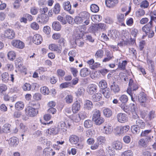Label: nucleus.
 I'll use <instances>...</instances> for the list:
<instances>
[{"label":"nucleus","mask_w":156,"mask_h":156,"mask_svg":"<svg viewBox=\"0 0 156 156\" xmlns=\"http://www.w3.org/2000/svg\"><path fill=\"white\" fill-rule=\"evenodd\" d=\"M122 134L126 133L129 130L130 128L129 126L128 125H126L124 126H121Z\"/></svg>","instance_id":"nucleus-63"},{"label":"nucleus","mask_w":156,"mask_h":156,"mask_svg":"<svg viewBox=\"0 0 156 156\" xmlns=\"http://www.w3.org/2000/svg\"><path fill=\"white\" fill-rule=\"evenodd\" d=\"M49 18L46 14L41 13L38 15L37 18V21L40 23L45 24L48 20Z\"/></svg>","instance_id":"nucleus-5"},{"label":"nucleus","mask_w":156,"mask_h":156,"mask_svg":"<svg viewBox=\"0 0 156 156\" xmlns=\"http://www.w3.org/2000/svg\"><path fill=\"white\" fill-rule=\"evenodd\" d=\"M97 86L95 84L89 85L87 88V92L90 94H92L97 92Z\"/></svg>","instance_id":"nucleus-11"},{"label":"nucleus","mask_w":156,"mask_h":156,"mask_svg":"<svg viewBox=\"0 0 156 156\" xmlns=\"http://www.w3.org/2000/svg\"><path fill=\"white\" fill-rule=\"evenodd\" d=\"M101 98V94L100 93H97L92 96L91 99L93 101L97 102L100 101Z\"/></svg>","instance_id":"nucleus-23"},{"label":"nucleus","mask_w":156,"mask_h":156,"mask_svg":"<svg viewBox=\"0 0 156 156\" xmlns=\"http://www.w3.org/2000/svg\"><path fill=\"white\" fill-rule=\"evenodd\" d=\"M85 92V89L83 87H80L75 92V94L77 97H80L84 95Z\"/></svg>","instance_id":"nucleus-30"},{"label":"nucleus","mask_w":156,"mask_h":156,"mask_svg":"<svg viewBox=\"0 0 156 156\" xmlns=\"http://www.w3.org/2000/svg\"><path fill=\"white\" fill-rule=\"evenodd\" d=\"M132 105L131 108H133V109L132 110V112H133V118L134 119H136V120L138 119H139V116L137 115L136 114L135 112L136 108L134 104H133Z\"/></svg>","instance_id":"nucleus-51"},{"label":"nucleus","mask_w":156,"mask_h":156,"mask_svg":"<svg viewBox=\"0 0 156 156\" xmlns=\"http://www.w3.org/2000/svg\"><path fill=\"white\" fill-rule=\"evenodd\" d=\"M97 30H105V29L106 25L105 24L102 23H99L95 25Z\"/></svg>","instance_id":"nucleus-41"},{"label":"nucleus","mask_w":156,"mask_h":156,"mask_svg":"<svg viewBox=\"0 0 156 156\" xmlns=\"http://www.w3.org/2000/svg\"><path fill=\"white\" fill-rule=\"evenodd\" d=\"M90 73V71L87 68H84L80 70V75L83 77H85L88 75Z\"/></svg>","instance_id":"nucleus-27"},{"label":"nucleus","mask_w":156,"mask_h":156,"mask_svg":"<svg viewBox=\"0 0 156 156\" xmlns=\"http://www.w3.org/2000/svg\"><path fill=\"white\" fill-rule=\"evenodd\" d=\"M114 132L116 135L120 136L122 135L121 126H116L114 129Z\"/></svg>","instance_id":"nucleus-40"},{"label":"nucleus","mask_w":156,"mask_h":156,"mask_svg":"<svg viewBox=\"0 0 156 156\" xmlns=\"http://www.w3.org/2000/svg\"><path fill=\"white\" fill-rule=\"evenodd\" d=\"M18 139L15 137L10 138L9 140V144L12 146L16 147L18 144Z\"/></svg>","instance_id":"nucleus-22"},{"label":"nucleus","mask_w":156,"mask_h":156,"mask_svg":"<svg viewBox=\"0 0 156 156\" xmlns=\"http://www.w3.org/2000/svg\"><path fill=\"white\" fill-rule=\"evenodd\" d=\"M11 125L9 124H5L2 130V133L3 132L5 133H8L10 132V127Z\"/></svg>","instance_id":"nucleus-35"},{"label":"nucleus","mask_w":156,"mask_h":156,"mask_svg":"<svg viewBox=\"0 0 156 156\" xmlns=\"http://www.w3.org/2000/svg\"><path fill=\"white\" fill-rule=\"evenodd\" d=\"M138 99L140 103H144L146 102L147 98L145 94L143 92H141L138 95Z\"/></svg>","instance_id":"nucleus-20"},{"label":"nucleus","mask_w":156,"mask_h":156,"mask_svg":"<svg viewBox=\"0 0 156 156\" xmlns=\"http://www.w3.org/2000/svg\"><path fill=\"white\" fill-rule=\"evenodd\" d=\"M86 28L83 26H79L76 30V33L74 34L75 38V43L79 47H82L84 44L82 37L83 35L84 31Z\"/></svg>","instance_id":"nucleus-2"},{"label":"nucleus","mask_w":156,"mask_h":156,"mask_svg":"<svg viewBox=\"0 0 156 156\" xmlns=\"http://www.w3.org/2000/svg\"><path fill=\"white\" fill-rule=\"evenodd\" d=\"M41 92L44 95H48L49 93V90L48 88L44 86L41 87L40 89Z\"/></svg>","instance_id":"nucleus-46"},{"label":"nucleus","mask_w":156,"mask_h":156,"mask_svg":"<svg viewBox=\"0 0 156 156\" xmlns=\"http://www.w3.org/2000/svg\"><path fill=\"white\" fill-rule=\"evenodd\" d=\"M118 3V0H105L106 6L109 8L114 7Z\"/></svg>","instance_id":"nucleus-19"},{"label":"nucleus","mask_w":156,"mask_h":156,"mask_svg":"<svg viewBox=\"0 0 156 156\" xmlns=\"http://www.w3.org/2000/svg\"><path fill=\"white\" fill-rule=\"evenodd\" d=\"M133 153L132 151L128 150L123 152L121 154V156H133Z\"/></svg>","instance_id":"nucleus-56"},{"label":"nucleus","mask_w":156,"mask_h":156,"mask_svg":"<svg viewBox=\"0 0 156 156\" xmlns=\"http://www.w3.org/2000/svg\"><path fill=\"white\" fill-rule=\"evenodd\" d=\"M9 76L8 73L5 72L2 74V81L7 83L9 81Z\"/></svg>","instance_id":"nucleus-25"},{"label":"nucleus","mask_w":156,"mask_h":156,"mask_svg":"<svg viewBox=\"0 0 156 156\" xmlns=\"http://www.w3.org/2000/svg\"><path fill=\"white\" fill-rule=\"evenodd\" d=\"M104 54V51L102 50H99L96 53L95 56L96 58H102Z\"/></svg>","instance_id":"nucleus-49"},{"label":"nucleus","mask_w":156,"mask_h":156,"mask_svg":"<svg viewBox=\"0 0 156 156\" xmlns=\"http://www.w3.org/2000/svg\"><path fill=\"white\" fill-rule=\"evenodd\" d=\"M63 6L64 9L69 13L73 14L74 13V11L71 9V5L69 1H67L64 2L63 3Z\"/></svg>","instance_id":"nucleus-9"},{"label":"nucleus","mask_w":156,"mask_h":156,"mask_svg":"<svg viewBox=\"0 0 156 156\" xmlns=\"http://www.w3.org/2000/svg\"><path fill=\"white\" fill-rule=\"evenodd\" d=\"M49 48L50 50L56 51L58 53H60L62 51V48L61 46L54 44H50L49 46Z\"/></svg>","instance_id":"nucleus-13"},{"label":"nucleus","mask_w":156,"mask_h":156,"mask_svg":"<svg viewBox=\"0 0 156 156\" xmlns=\"http://www.w3.org/2000/svg\"><path fill=\"white\" fill-rule=\"evenodd\" d=\"M15 62L17 68H20L23 64V62L20 58H17Z\"/></svg>","instance_id":"nucleus-47"},{"label":"nucleus","mask_w":156,"mask_h":156,"mask_svg":"<svg viewBox=\"0 0 156 156\" xmlns=\"http://www.w3.org/2000/svg\"><path fill=\"white\" fill-rule=\"evenodd\" d=\"M91 11L93 12H97L99 11L98 6L95 4H92L90 6Z\"/></svg>","instance_id":"nucleus-45"},{"label":"nucleus","mask_w":156,"mask_h":156,"mask_svg":"<svg viewBox=\"0 0 156 156\" xmlns=\"http://www.w3.org/2000/svg\"><path fill=\"white\" fill-rule=\"evenodd\" d=\"M117 18L118 21L119 23H122L125 20L124 14L119 13L117 16Z\"/></svg>","instance_id":"nucleus-52"},{"label":"nucleus","mask_w":156,"mask_h":156,"mask_svg":"<svg viewBox=\"0 0 156 156\" xmlns=\"http://www.w3.org/2000/svg\"><path fill=\"white\" fill-rule=\"evenodd\" d=\"M30 12L33 15L37 14L38 12L37 8L35 6L31 7L30 9Z\"/></svg>","instance_id":"nucleus-60"},{"label":"nucleus","mask_w":156,"mask_h":156,"mask_svg":"<svg viewBox=\"0 0 156 156\" xmlns=\"http://www.w3.org/2000/svg\"><path fill=\"white\" fill-rule=\"evenodd\" d=\"M84 126L86 128H90L92 126V122L90 120H86L84 122Z\"/></svg>","instance_id":"nucleus-55"},{"label":"nucleus","mask_w":156,"mask_h":156,"mask_svg":"<svg viewBox=\"0 0 156 156\" xmlns=\"http://www.w3.org/2000/svg\"><path fill=\"white\" fill-rule=\"evenodd\" d=\"M110 88L111 90L115 93L119 92L120 90L118 83L115 82H113L112 83Z\"/></svg>","instance_id":"nucleus-15"},{"label":"nucleus","mask_w":156,"mask_h":156,"mask_svg":"<svg viewBox=\"0 0 156 156\" xmlns=\"http://www.w3.org/2000/svg\"><path fill=\"white\" fill-rule=\"evenodd\" d=\"M11 44L13 46L19 49H23L25 46L24 43L19 40H13L12 41Z\"/></svg>","instance_id":"nucleus-6"},{"label":"nucleus","mask_w":156,"mask_h":156,"mask_svg":"<svg viewBox=\"0 0 156 156\" xmlns=\"http://www.w3.org/2000/svg\"><path fill=\"white\" fill-rule=\"evenodd\" d=\"M101 92L106 98H108L110 96V91L109 88H107L105 89L102 90Z\"/></svg>","instance_id":"nucleus-33"},{"label":"nucleus","mask_w":156,"mask_h":156,"mask_svg":"<svg viewBox=\"0 0 156 156\" xmlns=\"http://www.w3.org/2000/svg\"><path fill=\"white\" fill-rule=\"evenodd\" d=\"M99 86L102 90L105 89L107 88V84L106 80H102L99 82Z\"/></svg>","instance_id":"nucleus-38"},{"label":"nucleus","mask_w":156,"mask_h":156,"mask_svg":"<svg viewBox=\"0 0 156 156\" xmlns=\"http://www.w3.org/2000/svg\"><path fill=\"white\" fill-rule=\"evenodd\" d=\"M112 127L111 125L107 123L104 126L103 132L105 134L109 135L112 132Z\"/></svg>","instance_id":"nucleus-10"},{"label":"nucleus","mask_w":156,"mask_h":156,"mask_svg":"<svg viewBox=\"0 0 156 156\" xmlns=\"http://www.w3.org/2000/svg\"><path fill=\"white\" fill-rule=\"evenodd\" d=\"M57 19L58 21L61 22L62 24H65L67 23L66 18H64L61 16H58L57 17Z\"/></svg>","instance_id":"nucleus-62"},{"label":"nucleus","mask_w":156,"mask_h":156,"mask_svg":"<svg viewBox=\"0 0 156 156\" xmlns=\"http://www.w3.org/2000/svg\"><path fill=\"white\" fill-rule=\"evenodd\" d=\"M122 134L126 133L129 130L130 128L129 126L128 125H126L124 126H121Z\"/></svg>","instance_id":"nucleus-64"},{"label":"nucleus","mask_w":156,"mask_h":156,"mask_svg":"<svg viewBox=\"0 0 156 156\" xmlns=\"http://www.w3.org/2000/svg\"><path fill=\"white\" fill-rule=\"evenodd\" d=\"M101 116V113L99 110L97 109H95L93 111V116L92 120H94L96 118L100 117Z\"/></svg>","instance_id":"nucleus-42"},{"label":"nucleus","mask_w":156,"mask_h":156,"mask_svg":"<svg viewBox=\"0 0 156 156\" xmlns=\"http://www.w3.org/2000/svg\"><path fill=\"white\" fill-rule=\"evenodd\" d=\"M24 105L23 102L20 101L17 102L15 105V109L17 110H21L23 109Z\"/></svg>","instance_id":"nucleus-26"},{"label":"nucleus","mask_w":156,"mask_h":156,"mask_svg":"<svg viewBox=\"0 0 156 156\" xmlns=\"http://www.w3.org/2000/svg\"><path fill=\"white\" fill-rule=\"evenodd\" d=\"M131 130L132 132L135 134L138 133L140 131L139 128L136 125L132 126L131 128Z\"/></svg>","instance_id":"nucleus-50"},{"label":"nucleus","mask_w":156,"mask_h":156,"mask_svg":"<svg viewBox=\"0 0 156 156\" xmlns=\"http://www.w3.org/2000/svg\"><path fill=\"white\" fill-rule=\"evenodd\" d=\"M113 147L116 150H120L122 147V143L119 141H114L113 143Z\"/></svg>","instance_id":"nucleus-29"},{"label":"nucleus","mask_w":156,"mask_h":156,"mask_svg":"<svg viewBox=\"0 0 156 156\" xmlns=\"http://www.w3.org/2000/svg\"><path fill=\"white\" fill-rule=\"evenodd\" d=\"M5 68L8 71H11L13 70L14 66L12 64L9 63L6 65Z\"/></svg>","instance_id":"nucleus-59"},{"label":"nucleus","mask_w":156,"mask_h":156,"mask_svg":"<svg viewBox=\"0 0 156 156\" xmlns=\"http://www.w3.org/2000/svg\"><path fill=\"white\" fill-rule=\"evenodd\" d=\"M80 105L79 102L77 101L73 103L72 106V110L73 113H76L80 109Z\"/></svg>","instance_id":"nucleus-17"},{"label":"nucleus","mask_w":156,"mask_h":156,"mask_svg":"<svg viewBox=\"0 0 156 156\" xmlns=\"http://www.w3.org/2000/svg\"><path fill=\"white\" fill-rule=\"evenodd\" d=\"M97 143L100 145H103L105 143L106 139L105 136H100L97 137Z\"/></svg>","instance_id":"nucleus-31"},{"label":"nucleus","mask_w":156,"mask_h":156,"mask_svg":"<svg viewBox=\"0 0 156 156\" xmlns=\"http://www.w3.org/2000/svg\"><path fill=\"white\" fill-rule=\"evenodd\" d=\"M52 27L54 30L56 31H59L61 28V26L58 22L55 21L52 23Z\"/></svg>","instance_id":"nucleus-28"},{"label":"nucleus","mask_w":156,"mask_h":156,"mask_svg":"<svg viewBox=\"0 0 156 156\" xmlns=\"http://www.w3.org/2000/svg\"><path fill=\"white\" fill-rule=\"evenodd\" d=\"M119 34V32L117 31L116 30H113L112 31H109L108 35V36L115 39L118 37Z\"/></svg>","instance_id":"nucleus-21"},{"label":"nucleus","mask_w":156,"mask_h":156,"mask_svg":"<svg viewBox=\"0 0 156 156\" xmlns=\"http://www.w3.org/2000/svg\"><path fill=\"white\" fill-rule=\"evenodd\" d=\"M60 10V5L59 4L57 3L55 4L53 8V11L55 14L59 13Z\"/></svg>","instance_id":"nucleus-48"},{"label":"nucleus","mask_w":156,"mask_h":156,"mask_svg":"<svg viewBox=\"0 0 156 156\" xmlns=\"http://www.w3.org/2000/svg\"><path fill=\"white\" fill-rule=\"evenodd\" d=\"M103 113L105 116L107 117H110L112 115V112L109 108H105L103 110Z\"/></svg>","instance_id":"nucleus-34"},{"label":"nucleus","mask_w":156,"mask_h":156,"mask_svg":"<svg viewBox=\"0 0 156 156\" xmlns=\"http://www.w3.org/2000/svg\"><path fill=\"white\" fill-rule=\"evenodd\" d=\"M117 118L118 121L122 123H124L127 121V115L122 113H118L117 115Z\"/></svg>","instance_id":"nucleus-8"},{"label":"nucleus","mask_w":156,"mask_h":156,"mask_svg":"<svg viewBox=\"0 0 156 156\" xmlns=\"http://www.w3.org/2000/svg\"><path fill=\"white\" fill-rule=\"evenodd\" d=\"M81 119L83 120L87 117V115L84 112L81 111L80 112L78 115Z\"/></svg>","instance_id":"nucleus-61"},{"label":"nucleus","mask_w":156,"mask_h":156,"mask_svg":"<svg viewBox=\"0 0 156 156\" xmlns=\"http://www.w3.org/2000/svg\"><path fill=\"white\" fill-rule=\"evenodd\" d=\"M79 137L76 135H71L69 138V142L72 144H76L79 141Z\"/></svg>","instance_id":"nucleus-18"},{"label":"nucleus","mask_w":156,"mask_h":156,"mask_svg":"<svg viewBox=\"0 0 156 156\" xmlns=\"http://www.w3.org/2000/svg\"><path fill=\"white\" fill-rule=\"evenodd\" d=\"M4 36L9 39H12L14 37L15 34L13 30L9 29L5 31Z\"/></svg>","instance_id":"nucleus-14"},{"label":"nucleus","mask_w":156,"mask_h":156,"mask_svg":"<svg viewBox=\"0 0 156 156\" xmlns=\"http://www.w3.org/2000/svg\"><path fill=\"white\" fill-rule=\"evenodd\" d=\"M93 120L94 122L95 123L96 125H100L104 122L105 120L104 118L100 116Z\"/></svg>","instance_id":"nucleus-37"},{"label":"nucleus","mask_w":156,"mask_h":156,"mask_svg":"<svg viewBox=\"0 0 156 156\" xmlns=\"http://www.w3.org/2000/svg\"><path fill=\"white\" fill-rule=\"evenodd\" d=\"M73 96L71 95H67L65 98L66 102L68 104L71 103L73 101Z\"/></svg>","instance_id":"nucleus-54"},{"label":"nucleus","mask_w":156,"mask_h":156,"mask_svg":"<svg viewBox=\"0 0 156 156\" xmlns=\"http://www.w3.org/2000/svg\"><path fill=\"white\" fill-rule=\"evenodd\" d=\"M90 14L88 12L83 11L79 14V16L75 17L74 19L75 22L77 24L82 23L83 26L88 25L90 22Z\"/></svg>","instance_id":"nucleus-1"},{"label":"nucleus","mask_w":156,"mask_h":156,"mask_svg":"<svg viewBox=\"0 0 156 156\" xmlns=\"http://www.w3.org/2000/svg\"><path fill=\"white\" fill-rule=\"evenodd\" d=\"M92 102L89 100H86L85 102L84 107L87 110H91L93 108Z\"/></svg>","instance_id":"nucleus-24"},{"label":"nucleus","mask_w":156,"mask_h":156,"mask_svg":"<svg viewBox=\"0 0 156 156\" xmlns=\"http://www.w3.org/2000/svg\"><path fill=\"white\" fill-rule=\"evenodd\" d=\"M8 59L11 61H13L15 58L16 54L13 51H9L7 55Z\"/></svg>","instance_id":"nucleus-36"},{"label":"nucleus","mask_w":156,"mask_h":156,"mask_svg":"<svg viewBox=\"0 0 156 156\" xmlns=\"http://www.w3.org/2000/svg\"><path fill=\"white\" fill-rule=\"evenodd\" d=\"M107 154L109 156H114L115 155V151L114 149L112 147L109 146L107 147Z\"/></svg>","instance_id":"nucleus-39"},{"label":"nucleus","mask_w":156,"mask_h":156,"mask_svg":"<svg viewBox=\"0 0 156 156\" xmlns=\"http://www.w3.org/2000/svg\"><path fill=\"white\" fill-rule=\"evenodd\" d=\"M120 107L125 112L127 113L129 112L130 110V107L126 105L125 104H121Z\"/></svg>","instance_id":"nucleus-43"},{"label":"nucleus","mask_w":156,"mask_h":156,"mask_svg":"<svg viewBox=\"0 0 156 156\" xmlns=\"http://www.w3.org/2000/svg\"><path fill=\"white\" fill-rule=\"evenodd\" d=\"M22 88L24 91H29L31 89V86L29 83H26L23 85Z\"/></svg>","instance_id":"nucleus-53"},{"label":"nucleus","mask_w":156,"mask_h":156,"mask_svg":"<svg viewBox=\"0 0 156 156\" xmlns=\"http://www.w3.org/2000/svg\"><path fill=\"white\" fill-rule=\"evenodd\" d=\"M26 115L28 116L33 117L36 116L38 113V111L31 106L27 107L25 110Z\"/></svg>","instance_id":"nucleus-4"},{"label":"nucleus","mask_w":156,"mask_h":156,"mask_svg":"<svg viewBox=\"0 0 156 156\" xmlns=\"http://www.w3.org/2000/svg\"><path fill=\"white\" fill-rule=\"evenodd\" d=\"M149 6V2L147 0L143 1L140 4V7L143 9H145L147 8Z\"/></svg>","instance_id":"nucleus-57"},{"label":"nucleus","mask_w":156,"mask_h":156,"mask_svg":"<svg viewBox=\"0 0 156 156\" xmlns=\"http://www.w3.org/2000/svg\"><path fill=\"white\" fill-rule=\"evenodd\" d=\"M119 63L118 65V68L121 70H124L126 69V66L127 65V62L126 61H123L122 62L119 61Z\"/></svg>","instance_id":"nucleus-32"},{"label":"nucleus","mask_w":156,"mask_h":156,"mask_svg":"<svg viewBox=\"0 0 156 156\" xmlns=\"http://www.w3.org/2000/svg\"><path fill=\"white\" fill-rule=\"evenodd\" d=\"M42 40L41 36L39 34L34 35L33 37V41L34 43L37 45L41 44Z\"/></svg>","instance_id":"nucleus-16"},{"label":"nucleus","mask_w":156,"mask_h":156,"mask_svg":"<svg viewBox=\"0 0 156 156\" xmlns=\"http://www.w3.org/2000/svg\"><path fill=\"white\" fill-rule=\"evenodd\" d=\"M119 100L122 103V104H126L128 101V98L126 95L123 94L119 97Z\"/></svg>","instance_id":"nucleus-44"},{"label":"nucleus","mask_w":156,"mask_h":156,"mask_svg":"<svg viewBox=\"0 0 156 156\" xmlns=\"http://www.w3.org/2000/svg\"><path fill=\"white\" fill-rule=\"evenodd\" d=\"M60 129V128L59 126H58L57 127L55 126H54L48 129L46 132L47 133L49 134L50 135H55L57 134Z\"/></svg>","instance_id":"nucleus-7"},{"label":"nucleus","mask_w":156,"mask_h":156,"mask_svg":"<svg viewBox=\"0 0 156 156\" xmlns=\"http://www.w3.org/2000/svg\"><path fill=\"white\" fill-rule=\"evenodd\" d=\"M57 75L58 77H62L65 76V72L61 69H57Z\"/></svg>","instance_id":"nucleus-58"},{"label":"nucleus","mask_w":156,"mask_h":156,"mask_svg":"<svg viewBox=\"0 0 156 156\" xmlns=\"http://www.w3.org/2000/svg\"><path fill=\"white\" fill-rule=\"evenodd\" d=\"M138 88L137 83L134 82L132 80L130 79L129 80V87L127 89V92L130 96L132 101L133 102H135L136 100L137 96L133 92V91L136 90L138 89Z\"/></svg>","instance_id":"nucleus-3"},{"label":"nucleus","mask_w":156,"mask_h":156,"mask_svg":"<svg viewBox=\"0 0 156 156\" xmlns=\"http://www.w3.org/2000/svg\"><path fill=\"white\" fill-rule=\"evenodd\" d=\"M152 23V21L151 20L149 23L144 25L142 28V30L145 32L146 34H147L148 32L153 29Z\"/></svg>","instance_id":"nucleus-12"}]
</instances>
